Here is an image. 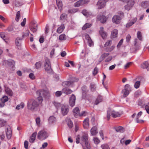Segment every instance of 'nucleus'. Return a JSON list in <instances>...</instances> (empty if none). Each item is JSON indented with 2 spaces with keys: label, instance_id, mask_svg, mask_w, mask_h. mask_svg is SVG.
Returning <instances> with one entry per match:
<instances>
[{
  "label": "nucleus",
  "instance_id": "f257e3e1",
  "mask_svg": "<svg viewBox=\"0 0 149 149\" xmlns=\"http://www.w3.org/2000/svg\"><path fill=\"white\" fill-rule=\"evenodd\" d=\"M37 93L39 94V96L37 98L36 100L30 99L27 102V108L29 110L34 111L38 107L42 105L43 100L42 96H45L46 92L44 90L38 91H37Z\"/></svg>",
  "mask_w": 149,
  "mask_h": 149
},
{
  "label": "nucleus",
  "instance_id": "f03ea898",
  "mask_svg": "<svg viewBox=\"0 0 149 149\" xmlns=\"http://www.w3.org/2000/svg\"><path fill=\"white\" fill-rule=\"evenodd\" d=\"M88 136L87 134H84L81 136L80 140V143L83 146V143H84L87 149H90L91 146L88 140Z\"/></svg>",
  "mask_w": 149,
  "mask_h": 149
},
{
  "label": "nucleus",
  "instance_id": "7ed1b4c3",
  "mask_svg": "<svg viewBox=\"0 0 149 149\" xmlns=\"http://www.w3.org/2000/svg\"><path fill=\"white\" fill-rule=\"evenodd\" d=\"M112 42L111 40H108L104 44V46L105 51L107 52H111L114 49L115 46L114 45L111 46Z\"/></svg>",
  "mask_w": 149,
  "mask_h": 149
},
{
  "label": "nucleus",
  "instance_id": "20e7f679",
  "mask_svg": "<svg viewBox=\"0 0 149 149\" xmlns=\"http://www.w3.org/2000/svg\"><path fill=\"white\" fill-rule=\"evenodd\" d=\"M107 119L109 120L110 119L111 115L113 118H115L119 117L121 114L119 112L116 111H111L110 109H109L107 111Z\"/></svg>",
  "mask_w": 149,
  "mask_h": 149
},
{
  "label": "nucleus",
  "instance_id": "39448f33",
  "mask_svg": "<svg viewBox=\"0 0 149 149\" xmlns=\"http://www.w3.org/2000/svg\"><path fill=\"white\" fill-rule=\"evenodd\" d=\"M48 136V134L47 132L44 130H42L38 133L37 137L39 139L43 140L47 139Z\"/></svg>",
  "mask_w": 149,
  "mask_h": 149
},
{
  "label": "nucleus",
  "instance_id": "423d86ee",
  "mask_svg": "<svg viewBox=\"0 0 149 149\" xmlns=\"http://www.w3.org/2000/svg\"><path fill=\"white\" fill-rule=\"evenodd\" d=\"M131 91V88L128 84H127L125 86V88L122 91V93H123V96L124 97H127L130 93Z\"/></svg>",
  "mask_w": 149,
  "mask_h": 149
},
{
  "label": "nucleus",
  "instance_id": "0eeeda50",
  "mask_svg": "<svg viewBox=\"0 0 149 149\" xmlns=\"http://www.w3.org/2000/svg\"><path fill=\"white\" fill-rule=\"evenodd\" d=\"M89 2L90 0H80L74 3L73 5L74 7H77L87 4Z\"/></svg>",
  "mask_w": 149,
  "mask_h": 149
},
{
  "label": "nucleus",
  "instance_id": "6e6552de",
  "mask_svg": "<svg viewBox=\"0 0 149 149\" xmlns=\"http://www.w3.org/2000/svg\"><path fill=\"white\" fill-rule=\"evenodd\" d=\"M37 24L34 21L31 22L29 26L30 30L33 33H35L37 30Z\"/></svg>",
  "mask_w": 149,
  "mask_h": 149
},
{
  "label": "nucleus",
  "instance_id": "1a4fd4ad",
  "mask_svg": "<svg viewBox=\"0 0 149 149\" xmlns=\"http://www.w3.org/2000/svg\"><path fill=\"white\" fill-rule=\"evenodd\" d=\"M127 2V5L124 7L125 10H129L131 9L134 4V0H130Z\"/></svg>",
  "mask_w": 149,
  "mask_h": 149
},
{
  "label": "nucleus",
  "instance_id": "9d476101",
  "mask_svg": "<svg viewBox=\"0 0 149 149\" xmlns=\"http://www.w3.org/2000/svg\"><path fill=\"white\" fill-rule=\"evenodd\" d=\"M69 107L68 105H62L61 106V112L63 116L67 115L69 110Z\"/></svg>",
  "mask_w": 149,
  "mask_h": 149
},
{
  "label": "nucleus",
  "instance_id": "9b49d317",
  "mask_svg": "<svg viewBox=\"0 0 149 149\" xmlns=\"http://www.w3.org/2000/svg\"><path fill=\"white\" fill-rule=\"evenodd\" d=\"M44 68L46 71L52 70L50 61L48 59L45 60V63Z\"/></svg>",
  "mask_w": 149,
  "mask_h": 149
},
{
  "label": "nucleus",
  "instance_id": "f8f14e48",
  "mask_svg": "<svg viewBox=\"0 0 149 149\" xmlns=\"http://www.w3.org/2000/svg\"><path fill=\"white\" fill-rule=\"evenodd\" d=\"M76 97L74 94H72L70 97L69 103L70 106L71 107H74L75 104Z\"/></svg>",
  "mask_w": 149,
  "mask_h": 149
},
{
  "label": "nucleus",
  "instance_id": "ddd939ff",
  "mask_svg": "<svg viewBox=\"0 0 149 149\" xmlns=\"http://www.w3.org/2000/svg\"><path fill=\"white\" fill-rule=\"evenodd\" d=\"M106 2L105 0H99L97 3L98 8L99 9H101L104 7L105 6Z\"/></svg>",
  "mask_w": 149,
  "mask_h": 149
},
{
  "label": "nucleus",
  "instance_id": "4468645a",
  "mask_svg": "<svg viewBox=\"0 0 149 149\" xmlns=\"http://www.w3.org/2000/svg\"><path fill=\"white\" fill-rule=\"evenodd\" d=\"M8 100V98L7 96H3L0 99V107H2L4 106L5 103L7 102Z\"/></svg>",
  "mask_w": 149,
  "mask_h": 149
},
{
  "label": "nucleus",
  "instance_id": "2eb2a0df",
  "mask_svg": "<svg viewBox=\"0 0 149 149\" xmlns=\"http://www.w3.org/2000/svg\"><path fill=\"white\" fill-rule=\"evenodd\" d=\"M97 19L101 23H104L106 22L107 18L104 15H98L97 16Z\"/></svg>",
  "mask_w": 149,
  "mask_h": 149
},
{
  "label": "nucleus",
  "instance_id": "dca6fc26",
  "mask_svg": "<svg viewBox=\"0 0 149 149\" xmlns=\"http://www.w3.org/2000/svg\"><path fill=\"white\" fill-rule=\"evenodd\" d=\"M121 17L119 15H115L112 18V21L113 23L118 24L120 22Z\"/></svg>",
  "mask_w": 149,
  "mask_h": 149
},
{
  "label": "nucleus",
  "instance_id": "f3484780",
  "mask_svg": "<svg viewBox=\"0 0 149 149\" xmlns=\"http://www.w3.org/2000/svg\"><path fill=\"white\" fill-rule=\"evenodd\" d=\"M100 29V30L99 31L100 34L103 39H105L107 38V33L106 32L104 31V28L103 27H101Z\"/></svg>",
  "mask_w": 149,
  "mask_h": 149
},
{
  "label": "nucleus",
  "instance_id": "a211bd4d",
  "mask_svg": "<svg viewBox=\"0 0 149 149\" xmlns=\"http://www.w3.org/2000/svg\"><path fill=\"white\" fill-rule=\"evenodd\" d=\"M137 20V18L136 17L134 18L131 20H129L128 22L126 25V27L127 28L130 27L134 24L136 22Z\"/></svg>",
  "mask_w": 149,
  "mask_h": 149
},
{
  "label": "nucleus",
  "instance_id": "6ab92c4d",
  "mask_svg": "<svg viewBox=\"0 0 149 149\" xmlns=\"http://www.w3.org/2000/svg\"><path fill=\"white\" fill-rule=\"evenodd\" d=\"M73 115L75 118H77L80 113V110L79 108L76 107L74 108L73 110Z\"/></svg>",
  "mask_w": 149,
  "mask_h": 149
},
{
  "label": "nucleus",
  "instance_id": "aec40b11",
  "mask_svg": "<svg viewBox=\"0 0 149 149\" xmlns=\"http://www.w3.org/2000/svg\"><path fill=\"white\" fill-rule=\"evenodd\" d=\"M90 132L92 136H95L98 133L97 129L96 126H94L91 129Z\"/></svg>",
  "mask_w": 149,
  "mask_h": 149
},
{
  "label": "nucleus",
  "instance_id": "412c9836",
  "mask_svg": "<svg viewBox=\"0 0 149 149\" xmlns=\"http://www.w3.org/2000/svg\"><path fill=\"white\" fill-rule=\"evenodd\" d=\"M89 119L88 118H85L83 121V125L84 129H88L89 126Z\"/></svg>",
  "mask_w": 149,
  "mask_h": 149
},
{
  "label": "nucleus",
  "instance_id": "4be33fe9",
  "mask_svg": "<svg viewBox=\"0 0 149 149\" xmlns=\"http://www.w3.org/2000/svg\"><path fill=\"white\" fill-rule=\"evenodd\" d=\"M103 100V97L102 96L99 95L96 99L94 104L95 105H97L100 103Z\"/></svg>",
  "mask_w": 149,
  "mask_h": 149
},
{
  "label": "nucleus",
  "instance_id": "5701e85b",
  "mask_svg": "<svg viewBox=\"0 0 149 149\" xmlns=\"http://www.w3.org/2000/svg\"><path fill=\"white\" fill-rule=\"evenodd\" d=\"M56 4L59 10L61 11L62 9L63 4L61 0H56Z\"/></svg>",
  "mask_w": 149,
  "mask_h": 149
},
{
  "label": "nucleus",
  "instance_id": "b1692460",
  "mask_svg": "<svg viewBox=\"0 0 149 149\" xmlns=\"http://www.w3.org/2000/svg\"><path fill=\"white\" fill-rule=\"evenodd\" d=\"M118 30L116 29H114L111 31V38H114L117 36Z\"/></svg>",
  "mask_w": 149,
  "mask_h": 149
},
{
  "label": "nucleus",
  "instance_id": "393cba45",
  "mask_svg": "<svg viewBox=\"0 0 149 149\" xmlns=\"http://www.w3.org/2000/svg\"><path fill=\"white\" fill-rule=\"evenodd\" d=\"M62 92L66 95H68L71 94L72 91L70 89L65 88L62 89Z\"/></svg>",
  "mask_w": 149,
  "mask_h": 149
},
{
  "label": "nucleus",
  "instance_id": "a878e982",
  "mask_svg": "<svg viewBox=\"0 0 149 149\" xmlns=\"http://www.w3.org/2000/svg\"><path fill=\"white\" fill-rule=\"evenodd\" d=\"M5 90L6 93L10 96L13 95V93L12 91L8 87H5Z\"/></svg>",
  "mask_w": 149,
  "mask_h": 149
},
{
  "label": "nucleus",
  "instance_id": "bb28decb",
  "mask_svg": "<svg viewBox=\"0 0 149 149\" xmlns=\"http://www.w3.org/2000/svg\"><path fill=\"white\" fill-rule=\"evenodd\" d=\"M37 135L36 132L33 133L30 137L29 142L30 143H33L36 139V137Z\"/></svg>",
  "mask_w": 149,
  "mask_h": 149
},
{
  "label": "nucleus",
  "instance_id": "cd10ccee",
  "mask_svg": "<svg viewBox=\"0 0 149 149\" xmlns=\"http://www.w3.org/2000/svg\"><path fill=\"white\" fill-rule=\"evenodd\" d=\"M6 136L8 139H10L11 136L12 131L10 128H7L6 131Z\"/></svg>",
  "mask_w": 149,
  "mask_h": 149
},
{
  "label": "nucleus",
  "instance_id": "c85d7f7f",
  "mask_svg": "<svg viewBox=\"0 0 149 149\" xmlns=\"http://www.w3.org/2000/svg\"><path fill=\"white\" fill-rule=\"evenodd\" d=\"M141 68L143 69H146L148 70H149V63L147 61L144 62L141 65Z\"/></svg>",
  "mask_w": 149,
  "mask_h": 149
},
{
  "label": "nucleus",
  "instance_id": "c756f323",
  "mask_svg": "<svg viewBox=\"0 0 149 149\" xmlns=\"http://www.w3.org/2000/svg\"><path fill=\"white\" fill-rule=\"evenodd\" d=\"M65 26L64 24H61L60 26L58 28L56 31L58 33H60L63 32Z\"/></svg>",
  "mask_w": 149,
  "mask_h": 149
},
{
  "label": "nucleus",
  "instance_id": "7c9ffc66",
  "mask_svg": "<svg viewBox=\"0 0 149 149\" xmlns=\"http://www.w3.org/2000/svg\"><path fill=\"white\" fill-rule=\"evenodd\" d=\"M140 46L139 45H134L133 47L131 49V50L132 52H136V51L139 49Z\"/></svg>",
  "mask_w": 149,
  "mask_h": 149
},
{
  "label": "nucleus",
  "instance_id": "2f4dec72",
  "mask_svg": "<svg viewBox=\"0 0 149 149\" xmlns=\"http://www.w3.org/2000/svg\"><path fill=\"white\" fill-rule=\"evenodd\" d=\"M115 130L117 132L121 133L123 132L124 131V128L121 126H119L115 128Z\"/></svg>",
  "mask_w": 149,
  "mask_h": 149
},
{
  "label": "nucleus",
  "instance_id": "473e14b6",
  "mask_svg": "<svg viewBox=\"0 0 149 149\" xmlns=\"http://www.w3.org/2000/svg\"><path fill=\"white\" fill-rule=\"evenodd\" d=\"M92 25V24H91L86 23L82 27V29L84 30H85L86 29L91 27Z\"/></svg>",
  "mask_w": 149,
  "mask_h": 149
},
{
  "label": "nucleus",
  "instance_id": "72a5a7b5",
  "mask_svg": "<svg viewBox=\"0 0 149 149\" xmlns=\"http://www.w3.org/2000/svg\"><path fill=\"white\" fill-rule=\"evenodd\" d=\"M72 84V82L70 81H67L63 82L62 85L64 87H68L70 86Z\"/></svg>",
  "mask_w": 149,
  "mask_h": 149
},
{
  "label": "nucleus",
  "instance_id": "f704fd0d",
  "mask_svg": "<svg viewBox=\"0 0 149 149\" xmlns=\"http://www.w3.org/2000/svg\"><path fill=\"white\" fill-rule=\"evenodd\" d=\"M78 11V9L77 8H73L70 9L68 10V13L74 14L77 12Z\"/></svg>",
  "mask_w": 149,
  "mask_h": 149
},
{
  "label": "nucleus",
  "instance_id": "c9c22d12",
  "mask_svg": "<svg viewBox=\"0 0 149 149\" xmlns=\"http://www.w3.org/2000/svg\"><path fill=\"white\" fill-rule=\"evenodd\" d=\"M21 39L19 38H17L15 40V43L16 45L17 46H20L21 45Z\"/></svg>",
  "mask_w": 149,
  "mask_h": 149
},
{
  "label": "nucleus",
  "instance_id": "e433bc0d",
  "mask_svg": "<svg viewBox=\"0 0 149 149\" xmlns=\"http://www.w3.org/2000/svg\"><path fill=\"white\" fill-rule=\"evenodd\" d=\"M6 124V121L3 119L0 118V127L5 126Z\"/></svg>",
  "mask_w": 149,
  "mask_h": 149
},
{
  "label": "nucleus",
  "instance_id": "4c0bfd02",
  "mask_svg": "<svg viewBox=\"0 0 149 149\" xmlns=\"http://www.w3.org/2000/svg\"><path fill=\"white\" fill-rule=\"evenodd\" d=\"M49 122L50 123H52L56 120L55 118L53 116H52L49 118Z\"/></svg>",
  "mask_w": 149,
  "mask_h": 149
},
{
  "label": "nucleus",
  "instance_id": "58836bf2",
  "mask_svg": "<svg viewBox=\"0 0 149 149\" xmlns=\"http://www.w3.org/2000/svg\"><path fill=\"white\" fill-rule=\"evenodd\" d=\"M24 104L23 102H21L19 104L17 105L16 107V109L17 110H19L21 109H22L24 107Z\"/></svg>",
  "mask_w": 149,
  "mask_h": 149
},
{
  "label": "nucleus",
  "instance_id": "ea45409f",
  "mask_svg": "<svg viewBox=\"0 0 149 149\" xmlns=\"http://www.w3.org/2000/svg\"><path fill=\"white\" fill-rule=\"evenodd\" d=\"M0 37L2 38L5 42L6 43H8L7 41L6 40V37L5 35V33L3 32L0 33Z\"/></svg>",
  "mask_w": 149,
  "mask_h": 149
},
{
  "label": "nucleus",
  "instance_id": "a19ab883",
  "mask_svg": "<svg viewBox=\"0 0 149 149\" xmlns=\"http://www.w3.org/2000/svg\"><path fill=\"white\" fill-rule=\"evenodd\" d=\"M20 16V11H17L16 13V17L15 18V20L17 22H18L19 21Z\"/></svg>",
  "mask_w": 149,
  "mask_h": 149
},
{
  "label": "nucleus",
  "instance_id": "79ce46f5",
  "mask_svg": "<svg viewBox=\"0 0 149 149\" xmlns=\"http://www.w3.org/2000/svg\"><path fill=\"white\" fill-rule=\"evenodd\" d=\"M41 63L40 62H36L35 65V68L36 69H40L41 66Z\"/></svg>",
  "mask_w": 149,
  "mask_h": 149
},
{
  "label": "nucleus",
  "instance_id": "37998d69",
  "mask_svg": "<svg viewBox=\"0 0 149 149\" xmlns=\"http://www.w3.org/2000/svg\"><path fill=\"white\" fill-rule=\"evenodd\" d=\"M66 38V36L64 34H61L59 37V39L60 40H65Z\"/></svg>",
  "mask_w": 149,
  "mask_h": 149
},
{
  "label": "nucleus",
  "instance_id": "c03bdc74",
  "mask_svg": "<svg viewBox=\"0 0 149 149\" xmlns=\"http://www.w3.org/2000/svg\"><path fill=\"white\" fill-rule=\"evenodd\" d=\"M30 31L29 30H27L26 31V32L25 33H23L22 36L23 38H24L26 37H28L29 36Z\"/></svg>",
  "mask_w": 149,
  "mask_h": 149
},
{
  "label": "nucleus",
  "instance_id": "a18cd8bd",
  "mask_svg": "<svg viewBox=\"0 0 149 149\" xmlns=\"http://www.w3.org/2000/svg\"><path fill=\"white\" fill-rule=\"evenodd\" d=\"M67 125L70 128H72L73 126L72 122L70 119L68 120Z\"/></svg>",
  "mask_w": 149,
  "mask_h": 149
},
{
  "label": "nucleus",
  "instance_id": "49530a36",
  "mask_svg": "<svg viewBox=\"0 0 149 149\" xmlns=\"http://www.w3.org/2000/svg\"><path fill=\"white\" fill-rule=\"evenodd\" d=\"M93 141L97 145L100 142V140L96 137H94Z\"/></svg>",
  "mask_w": 149,
  "mask_h": 149
},
{
  "label": "nucleus",
  "instance_id": "de8ad7c7",
  "mask_svg": "<svg viewBox=\"0 0 149 149\" xmlns=\"http://www.w3.org/2000/svg\"><path fill=\"white\" fill-rule=\"evenodd\" d=\"M67 14L65 13L62 14L60 16V19L62 20L65 19L67 18Z\"/></svg>",
  "mask_w": 149,
  "mask_h": 149
},
{
  "label": "nucleus",
  "instance_id": "09e8293b",
  "mask_svg": "<svg viewBox=\"0 0 149 149\" xmlns=\"http://www.w3.org/2000/svg\"><path fill=\"white\" fill-rule=\"evenodd\" d=\"M8 64L11 66H14L15 65V61L11 59H9L8 61Z\"/></svg>",
  "mask_w": 149,
  "mask_h": 149
},
{
  "label": "nucleus",
  "instance_id": "8fccbe9b",
  "mask_svg": "<svg viewBox=\"0 0 149 149\" xmlns=\"http://www.w3.org/2000/svg\"><path fill=\"white\" fill-rule=\"evenodd\" d=\"M140 81H137L135 82L134 86V88H138L140 86Z\"/></svg>",
  "mask_w": 149,
  "mask_h": 149
},
{
  "label": "nucleus",
  "instance_id": "3c124183",
  "mask_svg": "<svg viewBox=\"0 0 149 149\" xmlns=\"http://www.w3.org/2000/svg\"><path fill=\"white\" fill-rule=\"evenodd\" d=\"M137 37L140 40H142V34L141 32L140 31H139L137 32Z\"/></svg>",
  "mask_w": 149,
  "mask_h": 149
},
{
  "label": "nucleus",
  "instance_id": "603ef678",
  "mask_svg": "<svg viewBox=\"0 0 149 149\" xmlns=\"http://www.w3.org/2000/svg\"><path fill=\"white\" fill-rule=\"evenodd\" d=\"M87 114V113L85 111H82L81 113H79L78 116L80 117L85 116Z\"/></svg>",
  "mask_w": 149,
  "mask_h": 149
},
{
  "label": "nucleus",
  "instance_id": "864d4df0",
  "mask_svg": "<svg viewBox=\"0 0 149 149\" xmlns=\"http://www.w3.org/2000/svg\"><path fill=\"white\" fill-rule=\"evenodd\" d=\"M54 104L57 109H58L61 105V104L60 103L56 102H54Z\"/></svg>",
  "mask_w": 149,
  "mask_h": 149
},
{
  "label": "nucleus",
  "instance_id": "5fc2aeb1",
  "mask_svg": "<svg viewBox=\"0 0 149 149\" xmlns=\"http://www.w3.org/2000/svg\"><path fill=\"white\" fill-rule=\"evenodd\" d=\"M91 90L92 91H94L95 90V85L94 84H91L90 85Z\"/></svg>",
  "mask_w": 149,
  "mask_h": 149
},
{
  "label": "nucleus",
  "instance_id": "6e6d98bb",
  "mask_svg": "<svg viewBox=\"0 0 149 149\" xmlns=\"http://www.w3.org/2000/svg\"><path fill=\"white\" fill-rule=\"evenodd\" d=\"M98 69L96 67L94 69L93 71V75L95 76L98 73Z\"/></svg>",
  "mask_w": 149,
  "mask_h": 149
},
{
  "label": "nucleus",
  "instance_id": "4d7b16f0",
  "mask_svg": "<svg viewBox=\"0 0 149 149\" xmlns=\"http://www.w3.org/2000/svg\"><path fill=\"white\" fill-rule=\"evenodd\" d=\"M36 123L37 125L38 126H40V118L38 117L36 119Z\"/></svg>",
  "mask_w": 149,
  "mask_h": 149
},
{
  "label": "nucleus",
  "instance_id": "13d9d810",
  "mask_svg": "<svg viewBox=\"0 0 149 149\" xmlns=\"http://www.w3.org/2000/svg\"><path fill=\"white\" fill-rule=\"evenodd\" d=\"M131 38V36L130 34H128L126 37V41L127 43H129Z\"/></svg>",
  "mask_w": 149,
  "mask_h": 149
},
{
  "label": "nucleus",
  "instance_id": "bf43d9fd",
  "mask_svg": "<svg viewBox=\"0 0 149 149\" xmlns=\"http://www.w3.org/2000/svg\"><path fill=\"white\" fill-rule=\"evenodd\" d=\"M145 106V109L147 113L149 114V105L147 104L144 105Z\"/></svg>",
  "mask_w": 149,
  "mask_h": 149
},
{
  "label": "nucleus",
  "instance_id": "052dcab7",
  "mask_svg": "<svg viewBox=\"0 0 149 149\" xmlns=\"http://www.w3.org/2000/svg\"><path fill=\"white\" fill-rule=\"evenodd\" d=\"M139 118H136V121L137 123H142L144 122V121L142 120H139Z\"/></svg>",
  "mask_w": 149,
  "mask_h": 149
},
{
  "label": "nucleus",
  "instance_id": "680f3d73",
  "mask_svg": "<svg viewBox=\"0 0 149 149\" xmlns=\"http://www.w3.org/2000/svg\"><path fill=\"white\" fill-rule=\"evenodd\" d=\"M123 39H121L117 45V47L118 48H120L123 42Z\"/></svg>",
  "mask_w": 149,
  "mask_h": 149
},
{
  "label": "nucleus",
  "instance_id": "e2e57ef3",
  "mask_svg": "<svg viewBox=\"0 0 149 149\" xmlns=\"http://www.w3.org/2000/svg\"><path fill=\"white\" fill-rule=\"evenodd\" d=\"M101 147L104 148V149H110V148L109 146L106 144H104L101 146Z\"/></svg>",
  "mask_w": 149,
  "mask_h": 149
},
{
  "label": "nucleus",
  "instance_id": "0e129e2a",
  "mask_svg": "<svg viewBox=\"0 0 149 149\" xmlns=\"http://www.w3.org/2000/svg\"><path fill=\"white\" fill-rule=\"evenodd\" d=\"M29 77L32 80H33L35 79V77L33 73H30L29 75Z\"/></svg>",
  "mask_w": 149,
  "mask_h": 149
},
{
  "label": "nucleus",
  "instance_id": "69168bd1",
  "mask_svg": "<svg viewBox=\"0 0 149 149\" xmlns=\"http://www.w3.org/2000/svg\"><path fill=\"white\" fill-rule=\"evenodd\" d=\"M49 26L48 25H47L45 28V33L46 34L48 33L49 31Z\"/></svg>",
  "mask_w": 149,
  "mask_h": 149
},
{
  "label": "nucleus",
  "instance_id": "338daca9",
  "mask_svg": "<svg viewBox=\"0 0 149 149\" xmlns=\"http://www.w3.org/2000/svg\"><path fill=\"white\" fill-rule=\"evenodd\" d=\"M148 2H149L148 1H145L142 2L141 3L142 6L143 7H145L147 6L148 3Z\"/></svg>",
  "mask_w": 149,
  "mask_h": 149
},
{
  "label": "nucleus",
  "instance_id": "774afa93",
  "mask_svg": "<svg viewBox=\"0 0 149 149\" xmlns=\"http://www.w3.org/2000/svg\"><path fill=\"white\" fill-rule=\"evenodd\" d=\"M88 45L90 47H91L93 45V42L91 39H90L88 41Z\"/></svg>",
  "mask_w": 149,
  "mask_h": 149
}]
</instances>
